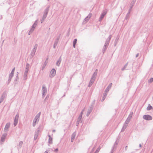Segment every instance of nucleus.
<instances>
[{
	"label": "nucleus",
	"instance_id": "1",
	"mask_svg": "<svg viewBox=\"0 0 153 153\" xmlns=\"http://www.w3.org/2000/svg\"><path fill=\"white\" fill-rule=\"evenodd\" d=\"M111 35H110L106 39L105 43L104 45V46L103 47L102 50V52L103 53H104L105 52L106 49H107L108 47V45L109 44L110 41L111 40Z\"/></svg>",
	"mask_w": 153,
	"mask_h": 153
},
{
	"label": "nucleus",
	"instance_id": "2",
	"mask_svg": "<svg viewBox=\"0 0 153 153\" xmlns=\"http://www.w3.org/2000/svg\"><path fill=\"white\" fill-rule=\"evenodd\" d=\"M42 128L43 127L42 126L40 125L35 132L34 135H36V136H38L39 132L41 131L42 130Z\"/></svg>",
	"mask_w": 153,
	"mask_h": 153
},
{
	"label": "nucleus",
	"instance_id": "3",
	"mask_svg": "<svg viewBox=\"0 0 153 153\" xmlns=\"http://www.w3.org/2000/svg\"><path fill=\"white\" fill-rule=\"evenodd\" d=\"M143 118L146 120H152V117L150 115L147 114L143 116Z\"/></svg>",
	"mask_w": 153,
	"mask_h": 153
},
{
	"label": "nucleus",
	"instance_id": "4",
	"mask_svg": "<svg viewBox=\"0 0 153 153\" xmlns=\"http://www.w3.org/2000/svg\"><path fill=\"white\" fill-rule=\"evenodd\" d=\"M19 117V114L18 113H17L16 114V116L15 117L14 122V123H13V125H14V126H16V125H17V124L18 123V122Z\"/></svg>",
	"mask_w": 153,
	"mask_h": 153
},
{
	"label": "nucleus",
	"instance_id": "5",
	"mask_svg": "<svg viewBox=\"0 0 153 153\" xmlns=\"http://www.w3.org/2000/svg\"><path fill=\"white\" fill-rule=\"evenodd\" d=\"M56 74V71L55 69H53L51 71L50 74V77L52 78Z\"/></svg>",
	"mask_w": 153,
	"mask_h": 153
},
{
	"label": "nucleus",
	"instance_id": "6",
	"mask_svg": "<svg viewBox=\"0 0 153 153\" xmlns=\"http://www.w3.org/2000/svg\"><path fill=\"white\" fill-rule=\"evenodd\" d=\"M6 91H4L2 94L0 100V103H1L6 96Z\"/></svg>",
	"mask_w": 153,
	"mask_h": 153
},
{
	"label": "nucleus",
	"instance_id": "7",
	"mask_svg": "<svg viewBox=\"0 0 153 153\" xmlns=\"http://www.w3.org/2000/svg\"><path fill=\"white\" fill-rule=\"evenodd\" d=\"M107 13V11H104L101 14L99 19V21L100 22H101L102 21L105 16L106 14Z\"/></svg>",
	"mask_w": 153,
	"mask_h": 153
},
{
	"label": "nucleus",
	"instance_id": "8",
	"mask_svg": "<svg viewBox=\"0 0 153 153\" xmlns=\"http://www.w3.org/2000/svg\"><path fill=\"white\" fill-rule=\"evenodd\" d=\"M47 91V89L44 85H43L42 88V93L43 97H44Z\"/></svg>",
	"mask_w": 153,
	"mask_h": 153
},
{
	"label": "nucleus",
	"instance_id": "9",
	"mask_svg": "<svg viewBox=\"0 0 153 153\" xmlns=\"http://www.w3.org/2000/svg\"><path fill=\"white\" fill-rule=\"evenodd\" d=\"M136 0H133L130 3V7L129 9L128 10V12H131V9L133 7V6L134 5V4L135 3V2L136 1Z\"/></svg>",
	"mask_w": 153,
	"mask_h": 153
},
{
	"label": "nucleus",
	"instance_id": "10",
	"mask_svg": "<svg viewBox=\"0 0 153 153\" xmlns=\"http://www.w3.org/2000/svg\"><path fill=\"white\" fill-rule=\"evenodd\" d=\"M10 123H6L4 129V131H5V132L7 131H8V129L10 128Z\"/></svg>",
	"mask_w": 153,
	"mask_h": 153
},
{
	"label": "nucleus",
	"instance_id": "11",
	"mask_svg": "<svg viewBox=\"0 0 153 153\" xmlns=\"http://www.w3.org/2000/svg\"><path fill=\"white\" fill-rule=\"evenodd\" d=\"M7 135V133H4L2 135L1 138V142H3L4 141Z\"/></svg>",
	"mask_w": 153,
	"mask_h": 153
},
{
	"label": "nucleus",
	"instance_id": "12",
	"mask_svg": "<svg viewBox=\"0 0 153 153\" xmlns=\"http://www.w3.org/2000/svg\"><path fill=\"white\" fill-rule=\"evenodd\" d=\"M61 61H62L61 57V56H60V57L59 58V59L57 61L56 63V65L57 66H58L59 67L60 65V64Z\"/></svg>",
	"mask_w": 153,
	"mask_h": 153
},
{
	"label": "nucleus",
	"instance_id": "13",
	"mask_svg": "<svg viewBox=\"0 0 153 153\" xmlns=\"http://www.w3.org/2000/svg\"><path fill=\"white\" fill-rule=\"evenodd\" d=\"M28 73V71L25 70L23 76V79L24 80H26L27 79V73Z\"/></svg>",
	"mask_w": 153,
	"mask_h": 153
},
{
	"label": "nucleus",
	"instance_id": "14",
	"mask_svg": "<svg viewBox=\"0 0 153 153\" xmlns=\"http://www.w3.org/2000/svg\"><path fill=\"white\" fill-rule=\"evenodd\" d=\"M76 133L75 132H74L72 135H71V142H73L74 141L75 138V137L76 135Z\"/></svg>",
	"mask_w": 153,
	"mask_h": 153
},
{
	"label": "nucleus",
	"instance_id": "15",
	"mask_svg": "<svg viewBox=\"0 0 153 153\" xmlns=\"http://www.w3.org/2000/svg\"><path fill=\"white\" fill-rule=\"evenodd\" d=\"M36 50L33 48V49L31 51L30 53V55L32 56L33 57L34 56L36 53Z\"/></svg>",
	"mask_w": 153,
	"mask_h": 153
},
{
	"label": "nucleus",
	"instance_id": "16",
	"mask_svg": "<svg viewBox=\"0 0 153 153\" xmlns=\"http://www.w3.org/2000/svg\"><path fill=\"white\" fill-rule=\"evenodd\" d=\"M107 94L106 93L104 92L101 100V101L102 102H103L104 101V100L105 99V98H106V96L107 95Z\"/></svg>",
	"mask_w": 153,
	"mask_h": 153
},
{
	"label": "nucleus",
	"instance_id": "17",
	"mask_svg": "<svg viewBox=\"0 0 153 153\" xmlns=\"http://www.w3.org/2000/svg\"><path fill=\"white\" fill-rule=\"evenodd\" d=\"M40 114L41 112H39L36 115L35 117V119H36V120H39Z\"/></svg>",
	"mask_w": 153,
	"mask_h": 153
},
{
	"label": "nucleus",
	"instance_id": "18",
	"mask_svg": "<svg viewBox=\"0 0 153 153\" xmlns=\"http://www.w3.org/2000/svg\"><path fill=\"white\" fill-rule=\"evenodd\" d=\"M48 136L49 137V140H48V143L50 144H51L52 143V138L51 136L50 135H48Z\"/></svg>",
	"mask_w": 153,
	"mask_h": 153
},
{
	"label": "nucleus",
	"instance_id": "19",
	"mask_svg": "<svg viewBox=\"0 0 153 153\" xmlns=\"http://www.w3.org/2000/svg\"><path fill=\"white\" fill-rule=\"evenodd\" d=\"M37 20H36L35 21V22L33 25L32 26V27H31V28L34 30V29L36 27V26L37 25Z\"/></svg>",
	"mask_w": 153,
	"mask_h": 153
},
{
	"label": "nucleus",
	"instance_id": "20",
	"mask_svg": "<svg viewBox=\"0 0 153 153\" xmlns=\"http://www.w3.org/2000/svg\"><path fill=\"white\" fill-rule=\"evenodd\" d=\"M127 126H128L127 125V124H124L121 129V132H123V131H124L125 129H126Z\"/></svg>",
	"mask_w": 153,
	"mask_h": 153
},
{
	"label": "nucleus",
	"instance_id": "21",
	"mask_svg": "<svg viewBox=\"0 0 153 153\" xmlns=\"http://www.w3.org/2000/svg\"><path fill=\"white\" fill-rule=\"evenodd\" d=\"M94 80H93L92 79H91L90 81V82L88 85V87H91L93 83L94 82Z\"/></svg>",
	"mask_w": 153,
	"mask_h": 153
},
{
	"label": "nucleus",
	"instance_id": "22",
	"mask_svg": "<svg viewBox=\"0 0 153 153\" xmlns=\"http://www.w3.org/2000/svg\"><path fill=\"white\" fill-rule=\"evenodd\" d=\"M49 10V7H48L46 8L44 11V13L45 14L48 15V11Z\"/></svg>",
	"mask_w": 153,
	"mask_h": 153
},
{
	"label": "nucleus",
	"instance_id": "23",
	"mask_svg": "<svg viewBox=\"0 0 153 153\" xmlns=\"http://www.w3.org/2000/svg\"><path fill=\"white\" fill-rule=\"evenodd\" d=\"M92 111V110H91V109H89L86 114V116L87 117L88 116Z\"/></svg>",
	"mask_w": 153,
	"mask_h": 153
},
{
	"label": "nucleus",
	"instance_id": "24",
	"mask_svg": "<svg viewBox=\"0 0 153 153\" xmlns=\"http://www.w3.org/2000/svg\"><path fill=\"white\" fill-rule=\"evenodd\" d=\"M130 12H128L127 13L126 16V17L125 18V19L128 20L129 19L130 17Z\"/></svg>",
	"mask_w": 153,
	"mask_h": 153
},
{
	"label": "nucleus",
	"instance_id": "25",
	"mask_svg": "<svg viewBox=\"0 0 153 153\" xmlns=\"http://www.w3.org/2000/svg\"><path fill=\"white\" fill-rule=\"evenodd\" d=\"M30 67V65L28 63H27L25 67V70L28 71Z\"/></svg>",
	"mask_w": 153,
	"mask_h": 153
},
{
	"label": "nucleus",
	"instance_id": "26",
	"mask_svg": "<svg viewBox=\"0 0 153 153\" xmlns=\"http://www.w3.org/2000/svg\"><path fill=\"white\" fill-rule=\"evenodd\" d=\"M59 39V37L57 38L55 40L54 45H55L57 46Z\"/></svg>",
	"mask_w": 153,
	"mask_h": 153
},
{
	"label": "nucleus",
	"instance_id": "27",
	"mask_svg": "<svg viewBox=\"0 0 153 153\" xmlns=\"http://www.w3.org/2000/svg\"><path fill=\"white\" fill-rule=\"evenodd\" d=\"M152 109V107L150 105V104H149L147 108L146 109L148 111Z\"/></svg>",
	"mask_w": 153,
	"mask_h": 153
},
{
	"label": "nucleus",
	"instance_id": "28",
	"mask_svg": "<svg viewBox=\"0 0 153 153\" xmlns=\"http://www.w3.org/2000/svg\"><path fill=\"white\" fill-rule=\"evenodd\" d=\"M111 88L109 86H108L107 88H106L105 90V91L104 92L106 93L107 94H108V92L109 90L111 89Z\"/></svg>",
	"mask_w": 153,
	"mask_h": 153
},
{
	"label": "nucleus",
	"instance_id": "29",
	"mask_svg": "<svg viewBox=\"0 0 153 153\" xmlns=\"http://www.w3.org/2000/svg\"><path fill=\"white\" fill-rule=\"evenodd\" d=\"M82 117H81V116H79L77 121L78 122L81 123L82 121H81Z\"/></svg>",
	"mask_w": 153,
	"mask_h": 153
},
{
	"label": "nucleus",
	"instance_id": "30",
	"mask_svg": "<svg viewBox=\"0 0 153 153\" xmlns=\"http://www.w3.org/2000/svg\"><path fill=\"white\" fill-rule=\"evenodd\" d=\"M130 120H130L129 119L127 118L124 124H127V125L128 126V124L129 123V122L130 121Z\"/></svg>",
	"mask_w": 153,
	"mask_h": 153
},
{
	"label": "nucleus",
	"instance_id": "31",
	"mask_svg": "<svg viewBox=\"0 0 153 153\" xmlns=\"http://www.w3.org/2000/svg\"><path fill=\"white\" fill-rule=\"evenodd\" d=\"M101 147H100V146H99L96 150V151L94 152V153H98Z\"/></svg>",
	"mask_w": 153,
	"mask_h": 153
},
{
	"label": "nucleus",
	"instance_id": "32",
	"mask_svg": "<svg viewBox=\"0 0 153 153\" xmlns=\"http://www.w3.org/2000/svg\"><path fill=\"white\" fill-rule=\"evenodd\" d=\"M117 140H116V141L114 143V146H113V147H114V148L115 149L116 148L117 146L118 145V143H117Z\"/></svg>",
	"mask_w": 153,
	"mask_h": 153
},
{
	"label": "nucleus",
	"instance_id": "33",
	"mask_svg": "<svg viewBox=\"0 0 153 153\" xmlns=\"http://www.w3.org/2000/svg\"><path fill=\"white\" fill-rule=\"evenodd\" d=\"M128 64V62H127L124 66V67L122 68V71H123L126 68Z\"/></svg>",
	"mask_w": 153,
	"mask_h": 153
},
{
	"label": "nucleus",
	"instance_id": "34",
	"mask_svg": "<svg viewBox=\"0 0 153 153\" xmlns=\"http://www.w3.org/2000/svg\"><path fill=\"white\" fill-rule=\"evenodd\" d=\"M23 142L22 141H20L19 142V144L18 146H19V147L21 148L22 147V146L23 144Z\"/></svg>",
	"mask_w": 153,
	"mask_h": 153
},
{
	"label": "nucleus",
	"instance_id": "35",
	"mask_svg": "<svg viewBox=\"0 0 153 153\" xmlns=\"http://www.w3.org/2000/svg\"><path fill=\"white\" fill-rule=\"evenodd\" d=\"M46 62H45L44 63V64L43 65L42 68V71L44 70V69L45 68L46 66Z\"/></svg>",
	"mask_w": 153,
	"mask_h": 153
},
{
	"label": "nucleus",
	"instance_id": "36",
	"mask_svg": "<svg viewBox=\"0 0 153 153\" xmlns=\"http://www.w3.org/2000/svg\"><path fill=\"white\" fill-rule=\"evenodd\" d=\"M33 30H34L31 28V29H30V31L28 33V35H30V34L33 32Z\"/></svg>",
	"mask_w": 153,
	"mask_h": 153
},
{
	"label": "nucleus",
	"instance_id": "37",
	"mask_svg": "<svg viewBox=\"0 0 153 153\" xmlns=\"http://www.w3.org/2000/svg\"><path fill=\"white\" fill-rule=\"evenodd\" d=\"M97 71H98L97 69H96L94 71V72L93 75L96 76L97 73Z\"/></svg>",
	"mask_w": 153,
	"mask_h": 153
},
{
	"label": "nucleus",
	"instance_id": "38",
	"mask_svg": "<svg viewBox=\"0 0 153 153\" xmlns=\"http://www.w3.org/2000/svg\"><path fill=\"white\" fill-rule=\"evenodd\" d=\"M153 82V78H151L149 79L148 80V82L149 83H151Z\"/></svg>",
	"mask_w": 153,
	"mask_h": 153
},
{
	"label": "nucleus",
	"instance_id": "39",
	"mask_svg": "<svg viewBox=\"0 0 153 153\" xmlns=\"http://www.w3.org/2000/svg\"><path fill=\"white\" fill-rule=\"evenodd\" d=\"M47 15L44 13L43 16L42 17V18L43 19H46V18L47 17Z\"/></svg>",
	"mask_w": 153,
	"mask_h": 153
},
{
	"label": "nucleus",
	"instance_id": "40",
	"mask_svg": "<svg viewBox=\"0 0 153 153\" xmlns=\"http://www.w3.org/2000/svg\"><path fill=\"white\" fill-rule=\"evenodd\" d=\"M92 14L91 13H90L87 16L88 18V19H90L91 17L92 16Z\"/></svg>",
	"mask_w": 153,
	"mask_h": 153
},
{
	"label": "nucleus",
	"instance_id": "41",
	"mask_svg": "<svg viewBox=\"0 0 153 153\" xmlns=\"http://www.w3.org/2000/svg\"><path fill=\"white\" fill-rule=\"evenodd\" d=\"M38 47V45L37 44H36L34 46L33 49L36 50Z\"/></svg>",
	"mask_w": 153,
	"mask_h": 153
},
{
	"label": "nucleus",
	"instance_id": "42",
	"mask_svg": "<svg viewBox=\"0 0 153 153\" xmlns=\"http://www.w3.org/2000/svg\"><path fill=\"white\" fill-rule=\"evenodd\" d=\"M13 74H12L10 73L9 74V78L12 79V77L13 76Z\"/></svg>",
	"mask_w": 153,
	"mask_h": 153
},
{
	"label": "nucleus",
	"instance_id": "43",
	"mask_svg": "<svg viewBox=\"0 0 153 153\" xmlns=\"http://www.w3.org/2000/svg\"><path fill=\"white\" fill-rule=\"evenodd\" d=\"M96 77V76L93 75L91 77V79H92L93 80H94V81H95Z\"/></svg>",
	"mask_w": 153,
	"mask_h": 153
},
{
	"label": "nucleus",
	"instance_id": "44",
	"mask_svg": "<svg viewBox=\"0 0 153 153\" xmlns=\"http://www.w3.org/2000/svg\"><path fill=\"white\" fill-rule=\"evenodd\" d=\"M96 77V76L93 75L91 77V79H92L93 80H94V81H95Z\"/></svg>",
	"mask_w": 153,
	"mask_h": 153
},
{
	"label": "nucleus",
	"instance_id": "45",
	"mask_svg": "<svg viewBox=\"0 0 153 153\" xmlns=\"http://www.w3.org/2000/svg\"><path fill=\"white\" fill-rule=\"evenodd\" d=\"M15 70V68H13V69L10 73L12 74H14Z\"/></svg>",
	"mask_w": 153,
	"mask_h": 153
},
{
	"label": "nucleus",
	"instance_id": "46",
	"mask_svg": "<svg viewBox=\"0 0 153 153\" xmlns=\"http://www.w3.org/2000/svg\"><path fill=\"white\" fill-rule=\"evenodd\" d=\"M18 79H19L18 76V75H17V76H16V78L15 79V81H14V82L15 83H16V82L18 80Z\"/></svg>",
	"mask_w": 153,
	"mask_h": 153
},
{
	"label": "nucleus",
	"instance_id": "47",
	"mask_svg": "<svg viewBox=\"0 0 153 153\" xmlns=\"http://www.w3.org/2000/svg\"><path fill=\"white\" fill-rule=\"evenodd\" d=\"M89 19H88L87 17H86L84 19V22H87L88 21V20H89Z\"/></svg>",
	"mask_w": 153,
	"mask_h": 153
},
{
	"label": "nucleus",
	"instance_id": "48",
	"mask_svg": "<svg viewBox=\"0 0 153 153\" xmlns=\"http://www.w3.org/2000/svg\"><path fill=\"white\" fill-rule=\"evenodd\" d=\"M77 40L76 39H75L73 41V44H76V42H77Z\"/></svg>",
	"mask_w": 153,
	"mask_h": 153
},
{
	"label": "nucleus",
	"instance_id": "49",
	"mask_svg": "<svg viewBox=\"0 0 153 153\" xmlns=\"http://www.w3.org/2000/svg\"><path fill=\"white\" fill-rule=\"evenodd\" d=\"M36 121H35L34 120H33V126H35L36 125Z\"/></svg>",
	"mask_w": 153,
	"mask_h": 153
},
{
	"label": "nucleus",
	"instance_id": "50",
	"mask_svg": "<svg viewBox=\"0 0 153 153\" xmlns=\"http://www.w3.org/2000/svg\"><path fill=\"white\" fill-rule=\"evenodd\" d=\"M49 95H48L45 98V99L44 100V102H45L46 101V100H47V98H48V97H49Z\"/></svg>",
	"mask_w": 153,
	"mask_h": 153
},
{
	"label": "nucleus",
	"instance_id": "51",
	"mask_svg": "<svg viewBox=\"0 0 153 153\" xmlns=\"http://www.w3.org/2000/svg\"><path fill=\"white\" fill-rule=\"evenodd\" d=\"M115 148H114V147H112V149H111V153H113V152H114V149Z\"/></svg>",
	"mask_w": 153,
	"mask_h": 153
},
{
	"label": "nucleus",
	"instance_id": "52",
	"mask_svg": "<svg viewBox=\"0 0 153 153\" xmlns=\"http://www.w3.org/2000/svg\"><path fill=\"white\" fill-rule=\"evenodd\" d=\"M117 43V39H116V40H115V41L114 42V46H116Z\"/></svg>",
	"mask_w": 153,
	"mask_h": 153
},
{
	"label": "nucleus",
	"instance_id": "53",
	"mask_svg": "<svg viewBox=\"0 0 153 153\" xmlns=\"http://www.w3.org/2000/svg\"><path fill=\"white\" fill-rule=\"evenodd\" d=\"M131 117H132V115L131 114H130L128 115V116L127 118L129 119L130 120H131Z\"/></svg>",
	"mask_w": 153,
	"mask_h": 153
},
{
	"label": "nucleus",
	"instance_id": "54",
	"mask_svg": "<svg viewBox=\"0 0 153 153\" xmlns=\"http://www.w3.org/2000/svg\"><path fill=\"white\" fill-rule=\"evenodd\" d=\"M11 79L9 78H8V82H7V84L8 85L10 82V81L11 80Z\"/></svg>",
	"mask_w": 153,
	"mask_h": 153
},
{
	"label": "nucleus",
	"instance_id": "55",
	"mask_svg": "<svg viewBox=\"0 0 153 153\" xmlns=\"http://www.w3.org/2000/svg\"><path fill=\"white\" fill-rule=\"evenodd\" d=\"M84 111V109H83L82 111L81 112L79 116H81V117H82V115L83 114V112Z\"/></svg>",
	"mask_w": 153,
	"mask_h": 153
},
{
	"label": "nucleus",
	"instance_id": "56",
	"mask_svg": "<svg viewBox=\"0 0 153 153\" xmlns=\"http://www.w3.org/2000/svg\"><path fill=\"white\" fill-rule=\"evenodd\" d=\"M37 137H38V136H36V135H34V140H36V139H37Z\"/></svg>",
	"mask_w": 153,
	"mask_h": 153
},
{
	"label": "nucleus",
	"instance_id": "57",
	"mask_svg": "<svg viewBox=\"0 0 153 153\" xmlns=\"http://www.w3.org/2000/svg\"><path fill=\"white\" fill-rule=\"evenodd\" d=\"M94 107V105H91L90 107V108L89 109H91V110H92V109H93Z\"/></svg>",
	"mask_w": 153,
	"mask_h": 153
},
{
	"label": "nucleus",
	"instance_id": "58",
	"mask_svg": "<svg viewBox=\"0 0 153 153\" xmlns=\"http://www.w3.org/2000/svg\"><path fill=\"white\" fill-rule=\"evenodd\" d=\"M112 85V83H111L109 84V85L108 86H109L111 88Z\"/></svg>",
	"mask_w": 153,
	"mask_h": 153
},
{
	"label": "nucleus",
	"instance_id": "59",
	"mask_svg": "<svg viewBox=\"0 0 153 153\" xmlns=\"http://www.w3.org/2000/svg\"><path fill=\"white\" fill-rule=\"evenodd\" d=\"M54 152H57L58 151V149L57 148L56 149H54Z\"/></svg>",
	"mask_w": 153,
	"mask_h": 153
},
{
	"label": "nucleus",
	"instance_id": "60",
	"mask_svg": "<svg viewBox=\"0 0 153 153\" xmlns=\"http://www.w3.org/2000/svg\"><path fill=\"white\" fill-rule=\"evenodd\" d=\"M45 19H43L42 18V19H41L40 21V22L41 23H42L43 21H44Z\"/></svg>",
	"mask_w": 153,
	"mask_h": 153
},
{
	"label": "nucleus",
	"instance_id": "61",
	"mask_svg": "<svg viewBox=\"0 0 153 153\" xmlns=\"http://www.w3.org/2000/svg\"><path fill=\"white\" fill-rule=\"evenodd\" d=\"M94 149H95L94 147L93 148L91 151V153L93 152H94Z\"/></svg>",
	"mask_w": 153,
	"mask_h": 153
},
{
	"label": "nucleus",
	"instance_id": "62",
	"mask_svg": "<svg viewBox=\"0 0 153 153\" xmlns=\"http://www.w3.org/2000/svg\"><path fill=\"white\" fill-rule=\"evenodd\" d=\"M79 123H80L79 122H78L77 121L76 123V126H78L79 125Z\"/></svg>",
	"mask_w": 153,
	"mask_h": 153
},
{
	"label": "nucleus",
	"instance_id": "63",
	"mask_svg": "<svg viewBox=\"0 0 153 153\" xmlns=\"http://www.w3.org/2000/svg\"><path fill=\"white\" fill-rule=\"evenodd\" d=\"M73 47H74V48H75V47H76V44H73Z\"/></svg>",
	"mask_w": 153,
	"mask_h": 153
},
{
	"label": "nucleus",
	"instance_id": "64",
	"mask_svg": "<svg viewBox=\"0 0 153 153\" xmlns=\"http://www.w3.org/2000/svg\"><path fill=\"white\" fill-rule=\"evenodd\" d=\"M95 100H94V101L92 103V105H94V104L95 103Z\"/></svg>",
	"mask_w": 153,
	"mask_h": 153
}]
</instances>
